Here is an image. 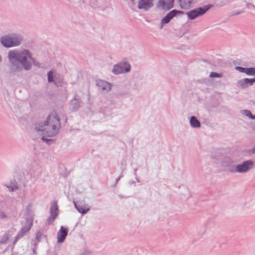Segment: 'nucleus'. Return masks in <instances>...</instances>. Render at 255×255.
<instances>
[{
	"mask_svg": "<svg viewBox=\"0 0 255 255\" xmlns=\"http://www.w3.org/2000/svg\"><path fill=\"white\" fill-rule=\"evenodd\" d=\"M7 58L11 66L12 72H19L23 69L29 71L32 66L40 67V64L29 49L21 48L11 50L8 52Z\"/></svg>",
	"mask_w": 255,
	"mask_h": 255,
	"instance_id": "f257e3e1",
	"label": "nucleus"
},
{
	"mask_svg": "<svg viewBox=\"0 0 255 255\" xmlns=\"http://www.w3.org/2000/svg\"><path fill=\"white\" fill-rule=\"evenodd\" d=\"M61 127L60 120L55 113L50 114L47 120L43 123L37 124L35 126V131L41 139L47 144L52 141L50 138L55 136Z\"/></svg>",
	"mask_w": 255,
	"mask_h": 255,
	"instance_id": "f03ea898",
	"label": "nucleus"
},
{
	"mask_svg": "<svg viewBox=\"0 0 255 255\" xmlns=\"http://www.w3.org/2000/svg\"><path fill=\"white\" fill-rule=\"evenodd\" d=\"M254 167L255 163L253 160H247L238 164L235 167L229 169V171L231 173H247L254 169Z\"/></svg>",
	"mask_w": 255,
	"mask_h": 255,
	"instance_id": "7ed1b4c3",
	"label": "nucleus"
},
{
	"mask_svg": "<svg viewBox=\"0 0 255 255\" xmlns=\"http://www.w3.org/2000/svg\"><path fill=\"white\" fill-rule=\"evenodd\" d=\"M130 69V65L126 59H124L113 66L112 72L115 75H119L128 73Z\"/></svg>",
	"mask_w": 255,
	"mask_h": 255,
	"instance_id": "20e7f679",
	"label": "nucleus"
},
{
	"mask_svg": "<svg viewBox=\"0 0 255 255\" xmlns=\"http://www.w3.org/2000/svg\"><path fill=\"white\" fill-rule=\"evenodd\" d=\"M210 6L205 5L191 10L186 13L188 19L193 20L204 15L210 8Z\"/></svg>",
	"mask_w": 255,
	"mask_h": 255,
	"instance_id": "39448f33",
	"label": "nucleus"
},
{
	"mask_svg": "<svg viewBox=\"0 0 255 255\" xmlns=\"http://www.w3.org/2000/svg\"><path fill=\"white\" fill-rule=\"evenodd\" d=\"M58 214V208L57 203L54 202L51 205L50 209V217L47 218V222L48 224L52 223L56 219Z\"/></svg>",
	"mask_w": 255,
	"mask_h": 255,
	"instance_id": "423d86ee",
	"label": "nucleus"
},
{
	"mask_svg": "<svg viewBox=\"0 0 255 255\" xmlns=\"http://www.w3.org/2000/svg\"><path fill=\"white\" fill-rule=\"evenodd\" d=\"M181 13H183V12L180 10L173 9L170 11L161 20V25H163L169 23L171 19L176 16L178 14Z\"/></svg>",
	"mask_w": 255,
	"mask_h": 255,
	"instance_id": "0eeeda50",
	"label": "nucleus"
},
{
	"mask_svg": "<svg viewBox=\"0 0 255 255\" xmlns=\"http://www.w3.org/2000/svg\"><path fill=\"white\" fill-rule=\"evenodd\" d=\"M174 0H159L157 7L163 10H168L173 6Z\"/></svg>",
	"mask_w": 255,
	"mask_h": 255,
	"instance_id": "6e6552de",
	"label": "nucleus"
},
{
	"mask_svg": "<svg viewBox=\"0 0 255 255\" xmlns=\"http://www.w3.org/2000/svg\"><path fill=\"white\" fill-rule=\"evenodd\" d=\"M153 0H139L138 2L137 7L139 9L147 10L153 6Z\"/></svg>",
	"mask_w": 255,
	"mask_h": 255,
	"instance_id": "1a4fd4ad",
	"label": "nucleus"
},
{
	"mask_svg": "<svg viewBox=\"0 0 255 255\" xmlns=\"http://www.w3.org/2000/svg\"><path fill=\"white\" fill-rule=\"evenodd\" d=\"M96 85L99 88L106 92H109L111 90L110 83L102 80H98L96 81Z\"/></svg>",
	"mask_w": 255,
	"mask_h": 255,
	"instance_id": "9d476101",
	"label": "nucleus"
},
{
	"mask_svg": "<svg viewBox=\"0 0 255 255\" xmlns=\"http://www.w3.org/2000/svg\"><path fill=\"white\" fill-rule=\"evenodd\" d=\"M32 225V221L30 220L28 221L27 222V224L21 228L17 236L15 237V240L16 241L20 238H22L26 233L28 232L30 230Z\"/></svg>",
	"mask_w": 255,
	"mask_h": 255,
	"instance_id": "9b49d317",
	"label": "nucleus"
},
{
	"mask_svg": "<svg viewBox=\"0 0 255 255\" xmlns=\"http://www.w3.org/2000/svg\"><path fill=\"white\" fill-rule=\"evenodd\" d=\"M68 234V229L64 228L63 226L60 227L59 231L57 233V242L59 243H63Z\"/></svg>",
	"mask_w": 255,
	"mask_h": 255,
	"instance_id": "f8f14e48",
	"label": "nucleus"
},
{
	"mask_svg": "<svg viewBox=\"0 0 255 255\" xmlns=\"http://www.w3.org/2000/svg\"><path fill=\"white\" fill-rule=\"evenodd\" d=\"M12 47L17 46L21 44L23 41V37L21 35L17 34L9 35Z\"/></svg>",
	"mask_w": 255,
	"mask_h": 255,
	"instance_id": "ddd939ff",
	"label": "nucleus"
},
{
	"mask_svg": "<svg viewBox=\"0 0 255 255\" xmlns=\"http://www.w3.org/2000/svg\"><path fill=\"white\" fill-rule=\"evenodd\" d=\"M255 82V78L249 79L245 78L238 81V85L242 88H246L249 86L252 85Z\"/></svg>",
	"mask_w": 255,
	"mask_h": 255,
	"instance_id": "4468645a",
	"label": "nucleus"
},
{
	"mask_svg": "<svg viewBox=\"0 0 255 255\" xmlns=\"http://www.w3.org/2000/svg\"><path fill=\"white\" fill-rule=\"evenodd\" d=\"M1 44L5 47H12V42L11 41L10 37L9 35H5L0 38V39Z\"/></svg>",
	"mask_w": 255,
	"mask_h": 255,
	"instance_id": "2eb2a0df",
	"label": "nucleus"
},
{
	"mask_svg": "<svg viewBox=\"0 0 255 255\" xmlns=\"http://www.w3.org/2000/svg\"><path fill=\"white\" fill-rule=\"evenodd\" d=\"M196 0H179V5L182 9L189 8Z\"/></svg>",
	"mask_w": 255,
	"mask_h": 255,
	"instance_id": "dca6fc26",
	"label": "nucleus"
},
{
	"mask_svg": "<svg viewBox=\"0 0 255 255\" xmlns=\"http://www.w3.org/2000/svg\"><path fill=\"white\" fill-rule=\"evenodd\" d=\"M48 82L49 83H54L56 86L58 85L57 82V75L55 72L50 71L47 73Z\"/></svg>",
	"mask_w": 255,
	"mask_h": 255,
	"instance_id": "f3484780",
	"label": "nucleus"
},
{
	"mask_svg": "<svg viewBox=\"0 0 255 255\" xmlns=\"http://www.w3.org/2000/svg\"><path fill=\"white\" fill-rule=\"evenodd\" d=\"M190 124L191 127L193 128H199L201 127L200 122L194 116H192L190 118Z\"/></svg>",
	"mask_w": 255,
	"mask_h": 255,
	"instance_id": "a211bd4d",
	"label": "nucleus"
},
{
	"mask_svg": "<svg viewBox=\"0 0 255 255\" xmlns=\"http://www.w3.org/2000/svg\"><path fill=\"white\" fill-rule=\"evenodd\" d=\"M234 163V161L229 157H225L221 161L222 166L224 167H229V169L233 167L232 165Z\"/></svg>",
	"mask_w": 255,
	"mask_h": 255,
	"instance_id": "6ab92c4d",
	"label": "nucleus"
},
{
	"mask_svg": "<svg viewBox=\"0 0 255 255\" xmlns=\"http://www.w3.org/2000/svg\"><path fill=\"white\" fill-rule=\"evenodd\" d=\"M75 206L77 210L83 214H86L90 210V207L88 205L79 206L75 203Z\"/></svg>",
	"mask_w": 255,
	"mask_h": 255,
	"instance_id": "aec40b11",
	"label": "nucleus"
},
{
	"mask_svg": "<svg viewBox=\"0 0 255 255\" xmlns=\"http://www.w3.org/2000/svg\"><path fill=\"white\" fill-rule=\"evenodd\" d=\"M70 106L73 110H77L80 107V101L76 99V96L70 102Z\"/></svg>",
	"mask_w": 255,
	"mask_h": 255,
	"instance_id": "412c9836",
	"label": "nucleus"
},
{
	"mask_svg": "<svg viewBox=\"0 0 255 255\" xmlns=\"http://www.w3.org/2000/svg\"><path fill=\"white\" fill-rule=\"evenodd\" d=\"M241 113L244 116L248 117L249 118L254 120L255 119V116H253L250 111L245 110L241 111Z\"/></svg>",
	"mask_w": 255,
	"mask_h": 255,
	"instance_id": "4be33fe9",
	"label": "nucleus"
},
{
	"mask_svg": "<svg viewBox=\"0 0 255 255\" xmlns=\"http://www.w3.org/2000/svg\"><path fill=\"white\" fill-rule=\"evenodd\" d=\"M245 73L249 76L255 75V68H246Z\"/></svg>",
	"mask_w": 255,
	"mask_h": 255,
	"instance_id": "5701e85b",
	"label": "nucleus"
},
{
	"mask_svg": "<svg viewBox=\"0 0 255 255\" xmlns=\"http://www.w3.org/2000/svg\"><path fill=\"white\" fill-rule=\"evenodd\" d=\"M5 186L9 191H14L18 188V186L15 185H5Z\"/></svg>",
	"mask_w": 255,
	"mask_h": 255,
	"instance_id": "b1692460",
	"label": "nucleus"
},
{
	"mask_svg": "<svg viewBox=\"0 0 255 255\" xmlns=\"http://www.w3.org/2000/svg\"><path fill=\"white\" fill-rule=\"evenodd\" d=\"M222 76L221 74L214 72H211L210 74L211 78H221Z\"/></svg>",
	"mask_w": 255,
	"mask_h": 255,
	"instance_id": "393cba45",
	"label": "nucleus"
},
{
	"mask_svg": "<svg viewBox=\"0 0 255 255\" xmlns=\"http://www.w3.org/2000/svg\"><path fill=\"white\" fill-rule=\"evenodd\" d=\"M185 191L184 192H182V194L186 197V198H189L190 196V193L188 189L187 188H184Z\"/></svg>",
	"mask_w": 255,
	"mask_h": 255,
	"instance_id": "a878e982",
	"label": "nucleus"
},
{
	"mask_svg": "<svg viewBox=\"0 0 255 255\" xmlns=\"http://www.w3.org/2000/svg\"><path fill=\"white\" fill-rule=\"evenodd\" d=\"M235 69L241 73L246 72V68H243L241 67H236Z\"/></svg>",
	"mask_w": 255,
	"mask_h": 255,
	"instance_id": "bb28decb",
	"label": "nucleus"
},
{
	"mask_svg": "<svg viewBox=\"0 0 255 255\" xmlns=\"http://www.w3.org/2000/svg\"><path fill=\"white\" fill-rule=\"evenodd\" d=\"M7 215L3 212H0V218L1 219H5L7 218Z\"/></svg>",
	"mask_w": 255,
	"mask_h": 255,
	"instance_id": "cd10ccee",
	"label": "nucleus"
},
{
	"mask_svg": "<svg viewBox=\"0 0 255 255\" xmlns=\"http://www.w3.org/2000/svg\"><path fill=\"white\" fill-rule=\"evenodd\" d=\"M63 79L60 77H57V82L58 84V85L57 86H60L61 84V83L62 82Z\"/></svg>",
	"mask_w": 255,
	"mask_h": 255,
	"instance_id": "c85d7f7f",
	"label": "nucleus"
},
{
	"mask_svg": "<svg viewBox=\"0 0 255 255\" xmlns=\"http://www.w3.org/2000/svg\"><path fill=\"white\" fill-rule=\"evenodd\" d=\"M252 152L253 153H255V145L253 147Z\"/></svg>",
	"mask_w": 255,
	"mask_h": 255,
	"instance_id": "c756f323",
	"label": "nucleus"
},
{
	"mask_svg": "<svg viewBox=\"0 0 255 255\" xmlns=\"http://www.w3.org/2000/svg\"><path fill=\"white\" fill-rule=\"evenodd\" d=\"M39 234H40V233H39V232L37 233V235H36V238H38V237H39V236H38Z\"/></svg>",
	"mask_w": 255,
	"mask_h": 255,
	"instance_id": "7c9ffc66",
	"label": "nucleus"
},
{
	"mask_svg": "<svg viewBox=\"0 0 255 255\" xmlns=\"http://www.w3.org/2000/svg\"><path fill=\"white\" fill-rule=\"evenodd\" d=\"M1 61H2V57H1V56L0 55V63L1 62Z\"/></svg>",
	"mask_w": 255,
	"mask_h": 255,
	"instance_id": "2f4dec72",
	"label": "nucleus"
},
{
	"mask_svg": "<svg viewBox=\"0 0 255 255\" xmlns=\"http://www.w3.org/2000/svg\"><path fill=\"white\" fill-rule=\"evenodd\" d=\"M242 13V11H240V12H238V13H237L236 14H241Z\"/></svg>",
	"mask_w": 255,
	"mask_h": 255,
	"instance_id": "473e14b6",
	"label": "nucleus"
},
{
	"mask_svg": "<svg viewBox=\"0 0 255 255\" xmlns=\"http://www.w3.org/2000/svg\"><path fill=\"white\" fill-rule=\"evenodd\" d=\"M28 207H31V205H29Z\"/></svg>",
	"mask_w": 255,
	"mask_h": 255,
	"instance_id": "72a5a7b5",
	"label": "nucleus"
}]
</instances>
